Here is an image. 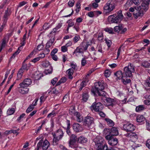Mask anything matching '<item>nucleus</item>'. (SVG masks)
Segmentation results:
<instances>
[{"label": "nucleus", "instance_id": "obj_1", "mask_svg": "<svg viewBox=\"0 0 150 150\" xmlns=\"http://www.w3.org/2000/svg\"><path fill=\"white\" fill-rule=\"evenodd\" d=\"M150 1V0H142L141 6L134 7L135 10L137 11L133 13L134 17L135 19H137L139 17L141 18L143 16L148 8Z\"/></svg>", "mask_w": 150, "mask_h": 150}, {"label": "nucleus", "instance_id": "obj_2", "mask_svg": "<svg viewBox=\"0 0 150 150\" xmlns=\"http://www.w3.org/2000/svg\"><path fill=\"white\" fill-rule=\"evenodd\" d=\"M123 17L122 11H119L118 12L117 15L114 14L109 16L108 21L109 22L112 23H117L121 21Z\"/></svg>", "mask_w": 150, "mask_h": 150}, {"label": "nucleus", "instance_id": "obj_3", "mask_svg": "<svg viewBox=\"0 0 150 150\" xmlns=\"http://www.w3.org/2000/svg\"><path fill=\"white\" fill-rule=\"evenodd\" d=\"M64 133L61 129L57 130L55 133H52L54 137L52 144L53 145H56L58 144V142L63 138L64 136Z\"/></svg>", "mask_w": 150, "mask_h": 150}, {"label": "nucleus", "instance_id": "obj_4", "mask_svg": "<svg viewBox=\"0 0 150 150\" xmlns=\"http://www.w3.org/2000/svg\"><path fill=\"white\" fill-rule=\"evenodd\" d=\"M135 72L134 67L131 63L124 68L123 73L127 77H130L132 76V73Z\"/></svg>", "mask_w": 150, "mask_h": 150}, {"label": "nucleus", "instance_id": "obj_5", "mask_svg": "<svg viewBox=\"0 0 150 150\" xmlns=\"http://www.w3.org/2000/svg\"><path fill=\"white\" fill-rule=\"evenodd\" d=\"M77 139L75 135L71 134L70 136L69 142V146L72 148L75 149L76 150H80L82 148L81 146H78L76 144Z\"/></svg>", "mask_w": 150, "mask_h": 150}, {"label": "nucleus", "instance_id": "obj_6", "mask_svg": "<svg viewBox=\"0 0 150 150\" xmlns=\"http://www.w3.org/2000/svg\"><path fill=\"white\" fill-rule=\"evenodd\" d=\"M43 139V138L41 139L38 143L37 146V150L41 148L43 150H47L50 144L49 142L46 139L44 141Z\"/></svg>", "mask_w": 150, "mask_h": 150}, {"label": "nucleus", "instance_id": "obj_7", "mask_svg": "<svg viewBox=\"0 0 150 150\" xmlns=\"http://www.w3.org/2000/svg\"><path fill=\"white\" fill-rule=\"evenodd\" d=\"M103 8L105 13L111 12L115 8L114 1L109 0L105 4Z\"/></svg>", "mask_w": 150, "mask_h": 150}, {"label": "nucleus", "instance_id": "obj_8", "mask_svg": "<svg viewBox=\"0 0 150 150\" xmlns=\"http://www.w3.org/2000/svg\"><path fill=\"white\" fill-rule=\"evenodd\" d=\"M105 83L103 82H98L95 83V86L94 88L91 89V92H93V90L95 91L103 90L104 88Z\"/></svg>", "mask_w": 150, "mask_h": 150}, {"label": "nucleus", "instance_id": "obj_9", "mask_svg": "<svg viewBox=\"0 0 150 150\" xmlns=\"http://www.w3.org/2000/svg\"><path fill=\"white\" fill-rule=\"evenodd\" d=\"M105 133L106 134H108L106 132H109V134L110 135L112 136H116L118 134V132L117 128L115 127H112L111 129H105L104 130Z\"/></svg>", "mask_w": 150, "mask_h": 150}, {"label": "nucleus", "instance_id": "obj_10", "mask_svg": "<svg viewBox=\"0 0 150 150\" xmlns=\"http://www.w3.org/2000/svg\"><path fill=\"white\" fill-rule=\"evenodd\" d=\"M103 105L100 102L96 103L95 105V104L93 103L91 107V109H94L95 111L98 112L101 111L103 109Z\"/></svg>", "mask_w": 150, "mask_h": 150}, {"label": "nucleus", "instance_id": "obj_11", "mask_svg": "<svg viewBox=\"0 0 150 150\" xmlns=\"http://www.w3.org/2000/svg\"><path fill=\"white\" fill-rule=\"evenodd\" d=\"M123 128L126 132H132L135 129V127L132 124L127 123L123 125Z\"/></svg>", "mask_w": 150, "mask_h": 150}, {"label": "nucleus", "instance_id": "obj_12", "mask_svg": "<svg viewBox=\"0 0 150 150\" xmlns=\"http://www.w3.org/2000/svg\"><path fill=\"white\" fill-rule=\"evenodd\" d=\"M117 103L116 101L110 98L106 99L105 101V105L106 106L113 107Z\"/></svg>", "mask_w": 150, "mask_h": 150}, {"label": "nucleus", "instance_id": "obj_13", "mask_svg": "<svg viewBox=\"0 0 150 150\" xmlns=\"http://www.w3.org/2000/svg\"><path fill=\"white\" fill-rule=\"evenodd\" d=\"M84 124L85 126L89 127L91 124L94 123V119L93 117L87 116L86 117L84 120Z\"/></svg>", "mask_w": 150, "mask_h": 150}, {"label": "nucleus", "instance_id": "obj_14", "mask_svg": "<svg viewBox=\"0 0 150 150\" xmlns=\"http://www.w3.org/2000/svg\"><path fill=\"white\" fill-rule=\"evenodd\" d=\"M32 83V81L31 79L29 78L25 79L23 82L19 84V86L21 87H27Z\"/></svg>", "mask_w": 150, "mask_h": 150}, {"label": "nucleus", "instance_id": "obj_15", "mask_svg": "<svg viewBox=\"0 0 150 150\" xmlns=\"http://www.w3.org/2000/svg\"><path fill=\"white\" fill-rule=\"evenodd\" d=\"M73 128L74 130L76 132H81L83 129L81 125L76 123H74L73 124Z\"/></svg>", "mask_w": 150, "mask_h": 150}, {"label": "nucleus", "instance_id": "obj_16", "mask_svg": "<svg viewBox=\"0 0 150 150\" xmlns=\"http://www.w3.org/2000/svg\"><path fill=\"white\" fill-rule=\"evenodd\" d=\"M136 120L138 122L140 123V124H142L144 123L145 118L143 115H139L137 116Z\"/></svg>", "mask_w": 150, "mask_h": 150}, {"label": "nucleus", "instance_id": "obj_17", "mask_svg": "<svg viewBox=\"0 0 150 150\" xmlns=\"http://www.w3.org/2000/svg\"><path fill=\"white\" fill-rule=\"evenodd\" d=\"M93 142L95 144H104V139L100 136L97 137L94 139Z\"/></svg>", "mask_w": 150, "mask_h": 150}, {"label": "nucleus", "instance_id": "obj_18", "mask_svg": "<svg viewBox=\"0 0 150 150\" xmlns=\"http://www.w3.org/2000/svg\"><path fill=\"white\" fill-rule=\"evenodd\" d=\"M8 8H7L3 18V21L4 22V23H6L8 18L11 14V12L8 11Z\"/></svg>", "mask_w": 150, "mask_h": 150}, {"label": "nucleus", "instance_id": "obj_19", "mask_svg": "<svg viewBox=\"0 0 150 150\" xmlns=\"http://www.w3.org/2000/svg\"><path fill=\"white\" fill-rule=\"evenodd\" d=\"M109 144L111 146L116 145L118 143V140L116 138H111L108 141Z\"/></svg>", "mask_w": 150, "mask_h": 150}, {"label": "nucleus", "instance_id": "obj_20", "mask_svg": "<svg viewBox=\"0 0 150 150\" xmlns=\"http://www.w3.org/2000/svg\"><path fill=\"white\" fill-rule=\"evenodd\" d=\"M83 51L82 49L79 46L77 47L73 52V54H75L76 56L78 57L79 55V53L83 54Z\"/></svg>", "mask_w": 150, "mask_h": 150}, {"label": "nucleus", "instance_id": "obj_21", "mask_svg": "<svg viewBox=\"0 0 150 150\" xmlns=\"http://www.w3.org/2000/svg\"><path fill=\"white\" fill-rule=\"evenodd\" d=\"M114 75L116 77V79L117 80H122V77H124L122 72L121 71H117L114 74Z\"/></svg>", "mask_w": 150, "mask_h": 150}, {"label": "nucleus", "instance_id": "obj_22", "mask_svg": "<svg viewBox=\"0 0 150 150\" xmlns=\"http://www.w3.org/2000/svg\"><path fill=\"white\" fill-rule=\"evenodd\" d=\"M25 69H26L25 66V65H23L22 67L19 70L17 73V77L18 79H17L18 80L21 78L23 75V73L24 72L23 70Z\"/></svg>", "mask_w": 150, "mask_h": 150}, {"label": "nucleus", "instance_id": "obj_23", "mask_svg": "<svg viewBox=\"0 0 150 150\" xmlns=\"http://www.w3.org/2000/svg\"><path fill=\"white\" fill-rule=\"evenodd\" d=\"M74 115L76 117V120L78 122H81L82 121L83 117L79 112H76L74 113Z\"/></svg>", "mask_w": 150, "mask_h": 150}, {"label": "nucleus", "instance_id": "obj_24", "mask_svg": "<svg viewBox=\"0 0 150 150\" xmlns=\"http://www.w3.org/2000/svg\"><path fill=\"white\" fill-rule=\"evenodd\" d=\"M88 89H87V91L86 92H83L82 94V100L84 102H86L89 98V95L88 94Z\"/></svg>", "mask_w": 150, "mask_h": 150}, {"label": "nucleus", "instance_id": "obj_25", "mask_svg": "<svg viewBox=\"0 0 150 150\" xmlns=\"http://www.w3.org/2000/svg\"><path fill=\"white\" fill-rule=\"evenodd\" d=\"M89 45L88 44L85 42H82L80 44V46H79L82 48L83 51H85L87 49Z\"/></svg>", "mask_w": 150, "mask_h": 150}, {"label": "nucleus", "instance_id": "obj_26", "mask_svg": "<svg viewBox=\"0 0 150 150\" xmlns=\"http://www.w3.org/2000/svg\"><path fill=\"white\" fill-rule=\"evenodd\" d=\"M102 91L103 90H101L98 91H95L93 90V92L92 93L95 96H105V92Z\"/></svg>", "mask_w": 150, "mask_h": 150}, {"label": "nucleus", "instance_id": "obj_27", "mask_svg": "<svg viewBox=\"0 0 150 150\" xmlns=\"http://www.w3.org/2000/svg\"><path fill=\"white\" fill-rule=\"evenodd\" d=\"M127 77L126 76H124V77H122V79L121 80L122 82L124 85H126L128 83H130L131 82V80L129 79H127Z\"/></svg>", "mask_w": 150, "mask_h": 150}, {"label": "nucleus", "instance_id": "obj_28", "mask_svg": "<svg viewBox=\"0 0 150 150\" xmlns=\"http://www.w3.org/2000/svg\"><path fill=\"white\" fill-rule=\"evenodd\" d=\"M125 135L127 137H130L133 138H134L136 139L138 138L137 135L134 133L130 132L126 134Z\"/></svg>", "mask_w": 150, "mask_h": 150}, {"label": "nucleus", "instance_id": "obj_29", "mask_svg": "<svg viewBox=\"0 0 150 150\" xmlns=\"http://www.w3.org/2000/svg\"><path fill=\"white\" fill-rule=\"evenodd\" d=\"M145 106L144 105H140L136 108L135 110L137 112H139L143 111L145 109Z\"/></svg>", "mask_w": 150, "mask_h": 150}, {"label": "nucleus", "instance_id": "obj_30", "mask_svg": "<svg viewBox=\"0 0 150 150\" xmlns=\"http://www.w3.org/2000/svg\"><path fill=\"white\" fill-rule=\"evenodd\" d=\"M52 44L50 43H49L48 42H47L46 44V45L45 46V50L44 51V52L47 54L50 51V50L49 49V48L50 47Z\"/></svg>", "mask_w": 150, "mask_h": 150}, {"label": "nucleus", "instance_id": "obj_31", "mask_svg": "<svg viewBox=\"0 0 150 150\" xmlns=\"http://www.w3.org/2000/svg\"><path fill=\"white\" fill-rule=\"evenodd\" d=\"M78 142L80 143L83 144L86 142L87 139L81 136L78 138Z\"/></svg>", "mask_w": 150, "mask_h": 150}, {"label": "nucleus", "instance_id": "obj_32", "mask_svg": "<svg viewBox=\"0 0 150 150\" xmlns=\"http://www.w3.org/2000/svg\"><path fill=\"white\" fill-rule=\"evenodd\" d=\"M67 127L66 129V132L69 135H70L71 134V132L70 130V121L67 120Z\"/></svg>", "mask_w": 150, "mask_h": 150}, {"label": "nucleus", "instance_id": "obj_33", "mask_svg": "<svg viewBox=\"0 0 150 150\" xmlns=\"http://www.w3.org/2000/svg\"><path fill=\"white\" fill-rule=\"evenodd\" d=\"M105 120L106 122L108 125L109 126L112 127L114 126V123L111 119L109 118H105Z\"/></svg>", "mask_w": 150, "mask_h": 150}, {"label": "nucleus", "instance_id": "obj_34", "mask_svg": "<svg viewBox=\"0 0 150 150\" xmlns=\"http://www.w3.org/2000/svg\"><path fill=\"white\" fill-rule=\"evenodd\" d=\"M22 88L20 90V92L22 94H24L28 93L29 89L26 87H21Z\"/></svg>", "mask_w": 150, "mask_h": 150}, {"label": "nucleus", "instance_id": "obj_35", "mask_svg": "<svg viewBox=\"0 0 150 150\" xmlns=\"http://www.w3.org/2000/svg\"><path fill=\"white\" fill-rule=\"evenodd\" d=\"M74 72L71 69H69L67 71V74L68 76L69 79H72L73 78L72 76Z\"/></svg>", "mask_w": 150, "mask_h": 150}, {"label": "nucleus", "instance_id": "obj_36", "mask_svg": "<svg viewBox=\"0 0 150 150\" xmlns=\"http://www.w3.org/2000/svg\"><path fill=\"white\" fill-rule=\"evenodd\" d=\"M104 144H96L95 147L97 150H102L104 146Z\"/></svg>", "mask_w": 150, "mask_h": 150}, {"label": "nucleus", "instance_id": "obj_37", "mask_svg": "<svg viewBox=\"0 0 150 150\" xmlns=\"http://www.w3.org/2000/svg\"><path fill=\"white\" fill-rule=\"evenodd\" d=\"M22 48V46L19 47L18 49L17 50L13 53V54L12 56L11 57V58H14L21 51V50L20 49Z\"/></svg>", "mask_w": 150, "mask_h": 150}, {"label": "nucleus", "instance_id": "obj_38", "mask_svg": "<svg viewBox=\"0 0 150 150\" xmlns=\"http://www.w3.org/2000/svg\"><path fill=\"white\" fill-rule=\"evenodd\" d=\"M6 45V39L5 38H3L2 42L1 45H0V52L1 51L2 49L5 47Z\"/></svg>", "mask_w": 150, "mask_h": 150}, {"label": "nucleus", "instance_id": "obj_39", "mask_svg": "<svg viewBox=\"0 0 150 150\" xmlns=\"http://www.w3.org/2000/svg\"><path fill=\"white\" fill-rule=\"evenodd\" d=\"M123 27L121 25H119L118 26H115L114 28V30L117 32H119L122 29Z\"/></svg>", "mask_w": 150, "mask_h": 150}, {"label": "nucleus", "instance_id": "obj_40", "mask_svg": "<svg viewBox=\"0 0 150 150\" xmlns=\"http://www.w3.org/2000/svg\"><path fill=\"white\" fill-rule=\"evenodd\" d=\"M70 66L71 68L70 69H71L73 72L76 70L77 65L76 64H74V63H72L71 64Z\"/></svg>", "mask_w": 150, "mask_h": 150}, {"label": "nucleus", "instance_id": "obj_41", "mask_svg": "<svg viewBox=\"0 0 150 150\" xmlns=\"http://www.w3.org/2000/svg\"><path fill=\"white\" fill-rule=\"evenodd\" d=\"M104 30L110 34L114 33V32L112 28H107L104 29Z\"/></svg>", "mask_w": 150, "mask_h": 150}, {"label": "nucleus", "instance_id": "obj_42", "mask_svg": "<svg viewBox=\"0 0 150 150\" xmlns=\"http://www.w3.org/2000/svg\"><path fill=\"white\" fill-rule=\"evenodd\" d=\"M142 65L144 67L148 68L150 66V64L147 61H144L142 62Z\"/></svg>", "mask_w": 150, "mask_h": 150}, {"label": "nucleus", "instance_id": "obj_43", "mask_svg": "<svg viewBox=\"0 0 150 150\" xmlns=\"http://www.w3.org/2000/svg\"><path fill=\"white\" fill-rule=\"evenodd\" d=\"M15 112L14 109L13 108H9L7 111V114L8 115H11L13 114Z\"/></svg>", "mask_w": 150, "mask_h": 150}, {"label": "nucleus", "instance_id": "obj_44", "mask_svg": "<svg viewBox=\"0 0 150 150\" xmlns=\"http://www.w3.org/2000/svg\"><path fill=\"white\" fill-rule=\"evenodd\" d=\"M86 81L85 80V81H83L81 82L80 84V85L79 86V90L80 91H81L82 90L83 88L86 86Z\"/></svg>", "mask_w": 150, "mask_h": 150}, {"label": "nucleus", "instance_id": "obj_45", "mask_svg": "<svg viewBox=\"0 0 150 150\" xmlns=\"http://www.w3.org/2000/svg\"><path fill=\"white\" fill-rule=\"evenodd\" d=\"M42 66L45 68L49 67L50 68L51 66L50 65L49 62L48 61H46L42 64Z\"/></svg>", "mask_w": 150, "mask_h": 150}, {"label": "nucleus", "instance_id": "obj_46", "mask_svg": "<svg viewBox=\"0 0 150 150\" xmlns=\"http://www.w3.org/2000/svg\"><path fill=\"white\" fill-rule=\"evenodd\" d=\"M144 85L146 87H150V77L147 79L144 83Z\"/></svg>", "mask_w": 150, "mask_h": 150}, {"label": "nucleus", "instance_id": "obj_47", "mask_svg": "<svg viewBox=\"0 0 150 150\" xmlns=\"http://www.w3.org/2000/svg\"><path fill=\"white\" fill-rule=\"evenodd\" d=\"M51 27V25H49L47 23H45L42 27L43 29L44 30H47L50 28Z\"/></svg>", "mask_w": 150, "mask_h": 150}, {"label": "nucleus", "instance_id": "obj_48", "mask_svg": "<svg viewBox=\"0 0 150 150\" xmlns=\"http://www.w3.org/2000/svg\"><path fill=\"white\" fill-rule=\"evenodd\" d=\"M144 103L147 105H150V96L148 97V99L144 101Z\"/></svg>", "mask_w": 150, "mask_h": 150}, {"label": "nucleus", "instance_id": "obj_49", "mask_svg": "<svg viewBox=\"0 0 150 150\" xmlns=\"http://www.w3.org/2000/svg\"><path fill=\"white\" fill-rule=\"evenodd\" d=\"M81 39L80 36L79 35L75 36L73 38V40L74 43H76Z\"/></svg>", "mask_w": 150, "mask_h": 150}, {"label": "nucleus", "instance_id": "obj_50", "mask_svg": "<svg viewBox=\"0 0 150 150\" xmlns=\"http://www.w3.org/2000/svg\"><path fill=\"white\" fill-rule=\"evenodd\" d=\"M52 67L49 68L48 69H45V73L46 74H50L52 73Z\"/></svg>", "mask_w": 150, "mask_h": 150}, {"label": "nucleus", "instance_id": "obj_51", "mask_svg": "<svg viewBox=\"0 0 150 150\" xmlns=\"http://www.w3.org/2000/svg\"><path fill=\"white\" fill-rule=\"evenodd\" d=\"M33 108L34 107L33 105H30L26 110V112L27 113H29L30 111H32Z\"/></svg>", "mask_w": 150, "mask_h": 150}, {"label": "nucleus", "instance_id": "obj_52", "mask_svg": "<svg viewBox=\"0 0 150 150\" xmlns=\"http://www.w3.org/2000/svg\"><path fill=\"white\" fill-rule=\"evenodd\" d=\"M75 108L73 106L71 107L69 110V113L71 114H74V113L76 112L75 111Z\"/></svg>", "mask_w": 150, "mask_h": 150}, {"label": "nucleus", "instance_id": "obj_53", "mask_svg": "<svg viewBox=\"0 0 150 150\" xmlns=\"http://www.w3.org/2000/svg\"><path fill=\"white\" fill-rule=\"evenodd\" d=\"M87 64V61L86 60V59L84 58H83L81 60V65L82 66H85Z\"/></svg>", "mask_w": 150, "mask_h": 150}, {"label": "nucleus", "instance_id": "obj_54", "mask_svg": "<svg viewBox=\"0 0 150 150\" xmlns=\"http://www.w3.org/2000/svg\"><path fill=\"white\" fill-rule=\"evenodd\" d=\"M133 4V0H128L126 4L127 6H129Z\"/></svg>", "mask_w": 150, "mask_h": 150}, {"label": "nucleus", "instance_id": "obj_55", "mask_svg": "<svg viewBox=\"0 0 150 150\" xmlns=\"http://www.w3.org/2000/svg\"><path fill=\"white\" fill-rule=\"evenodd\" d=\"M52 92L53 93L55 94V95H57L59 94V91H58V89H57V88H54L53 89Z\"/></svg>", "mask_w": 150, "mask_h": 150}, {"label": "nucleus", "instance_id": "obj_56", "mask_svg": "<svg viewBox=\"0 0 150 150\" xmlns=\"http://www.w3.org/2000/svg\"><path fill=\"white\" fill-rule=\"evenodd\" d=\"M111 74V72L109 70H106L105 72V76L106 77H109Z\"/></svg>", "mask_w": 150, "mask_h": 150}, {"label": "nucleus", "instance_id": "obj_57", "mask_svg": "<svg viewBox=\"0 0 150 150\" xmlns=\"http://www.w3.org/2000/svg\"><path fill=\"white\" fill-rule=\"evenodd\" d=\"M61 51L63 52H65L68 50L67 47L65 45L61 47Z\"/></svg>", "mask_w": 150, "mask_h": 150}, {"label": "nucleus", "instance_id": "obj_58", "mask_svg": "<svg viewBox=\"0 0 150 150\" xmlns=\"http://www.w3.org/2000/svg\"><path fill=\"white\" fill-rule=\"evenodd\" d=\"M74 3V0H70L68 3V5L70 7L73 6Z\"/></svg>", "mask_w": 150, "mask_h": 150}, {"label": "nucleus", "instance_id": "obj_59", "mask_svg": "<svg viewBox=\"0 0 150 150\" xmlns=\"http://www.w3.org/2000/svg\"><path fill=\"white\" fill-rule=\"evenodd\" d=\"M47 98V96H45V97L44 95H42L40 98V102L41 103H43L44 102L46 98Z\"/></svg>", "mask_w": 150, "mask_h": 150}, {"label": "nucleus", "instance_id": "obj_60", "mask_svg": "<svg viewBox=\"0 0 150 150\" xmlns=\"http://www.w3.org/2000/svg\"><path fill=\"white\" fill-rule=\"evenodd\" d=\"M58 32V31H57V30L54 28L52 29V31L50 33V34L55 35Z\"/></svg>", "mask_w": 150, "mask_h": 150}, {"label": "nucleus", "instance_id": "obj_61", "mask_svg": "<svg viewBox=\"0 0 150 150\" xmlns=\"http://www.w3.org/2000/svg\"><path fill=\"white\" fill-rule=\"evenodd\" d=\"M55 115V113L54 111H52L51 113H50L47 116V117L50 118L53 115L52 117H54Z\"/></svg>", "mask_w": 150, "mask_h": 150}, {"label": "nucleus", "instance_id": "obj_62", "mask_svg": "<svg viewBox=\"0 0 150 150\" xmlns=\"http://www.w3.org/2000/svg\"><path fill=\"white\" fill-rule=\"evenodd\" d=\"M58 79L56 77L54 78L51 81V83L53 85H54L56 82L57 81Z\"/></svg>", "mask_w": 150, "mask_h": 150}, {"label": "nucleus", "instance_id": "obj_63", "mask_svg": "<svg viewBox=\"0 0 150 150\" xmlns=\"http://www.w3.org/2000/svg\"><path fill=\"white\" fill-rule=\"evenodd\" d=\"M79 24H76V23L75 24V25L73 27V28L76 30L78 32L79 31Z\"/></svg>", "mask_w": 150, "mask_h": 150}, {"label": "nucleus", "instance_id": "obj_64", "mask_svg": "<svg viewBox=\"0 0 150 150\" xmlns=\"http://www.w3.org/2000/svg\"><path fill=\"white\" fill-rule=\"evenodd\" d=\"M146 146L150 149V139L148 140L146 143Z\"/></svg>", "mask_w": 150, "mask_h": 150}]
</instances>
